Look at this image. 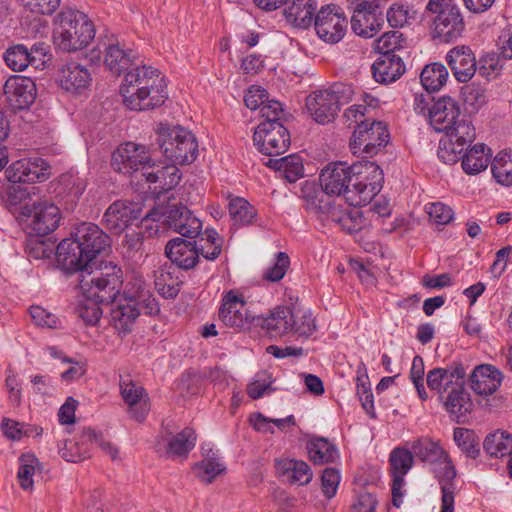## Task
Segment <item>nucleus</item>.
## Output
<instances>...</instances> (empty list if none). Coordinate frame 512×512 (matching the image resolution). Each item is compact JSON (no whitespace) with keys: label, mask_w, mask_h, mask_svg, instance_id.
<instances>
[{"label":"nucleus","mask_w":512,"mask_h":512,"mask_svg":"<svg viewBox=\"0 0 512 512\" xmlns=\"http://www.w3.org/2000/svg\"><path fill=\"white\" fill-rule=\"evenodd\" d=\"M390 139L387 126L381 121H362L356 126L350 147L354 153L362 152L367 157L378 154Z\"/></svg>","instance_id":"10"},{"label":"nucleus","mask_w":512,"mask_h":512,"mask_svg":"<svg viewBox=\"0 0 512 512\" xmlns=\"http://www.w3.org/2000/svg\"><path fill=\"white\" fill-rule=\"evenodd\" d=\"M94 446L101 448L113 460L118 458V449L91 428L83 430L77 440L64 441L63 446L59 448V454L64 460L77 463L89 458Z\"/></svg>","instance_id":"9"},{"label":"nucleus","mask_w":512,"mask_h":512,"mask_svg":"<svg viewBox=\"0 0 512 512\" xmlns=\"http://www.w3.org/2000/svg\"><path fill=\"white\" fill-rule=\"evenodd\" d=\"M86 181L78 173L62 174L54 183V193L66 204L76 203L86 189Z\"/></svg>","instance_id":"35"},{"label":"nucleus","mask_w":512,"mask_h":512,"mask_svg":"<svg viewBox=\"0 0 512 512\" xmlns=\"http://www.w3.org/2000/svg\"><path fill=\"white\" fill-rule=\"evenodd\" d=\"M6 100L15 110L29 108L35 101L37 89L34 81L25 76H11L3 87Z\"/></svg>","instance_id":"21"},{"label":"nucleus","mask_w":512,"mask_h":512,"mask_svg":"<svg viewBox=\"0 0 512 512\" xmlns=\"http://www.w3.org/2000/svg\"><path fill=\"white\" fill-rule=\"evenodd\" d=\"M120 392L124 402L128 405L132 416L142 422L149 411V405L142 401L147 396L145 389L133 381H120Z\"/></svg>","instance_id":"36"},{"label":"nucleus","mask_w":512,"mask_h":512,"mask_svg":"<svg viewBox=\"0 0 512 512\" xmlns=\"http://www.w3.org/2000/svg\"><path fill=\"white\" fill-rule=\"evenodd\" d=\"M197 222V227H194V266L198 261V256L201 255L205 259L215 260L221 253L222 240L216 230L206 228L202 232V222L194 217V223Z\"/></svg>","instance_id":"29"},{"label":"nucleus","mask_w":512,"mask_h":512,"mask_svg":"<svg viewBox=\"0 0 512 512\" xmlns=\"http://www.w3.org/2000/svg\"><path fill=\"white\" fill-rule=\"evenodd\" d=\"M467 368L461 362H453L447 368H434L427 373V386L439 393L445 394L444 389L458 379H465Z\"/></svg>","instance_id":"34"},{"label":"nucleus","mask_w":512,"mask_h":512,"mask_svg":"<svg viewBox=\"0 0 512 512\" xmlns=\"http://www.w3.org/2000/svg\"><path fill=\"white\" fill-rule=\"evenodd\" d=\"M449 77L446 66L434 62L427 64L420 75L422 86L427 92L439 91L447 82Z\"/></svg>","instance_id":"46"},{"label":"nucleus","mask_w":512,"mask_h":512,"mask_svg":"<svg viewBox=\"0 0 512 512\" xmlns=\"http://www.w3.org/2000/svg\"><path fill=\"white\" fill-rule=\"evenodd\" d=\"M405 72L402 58L397 54L382 55L372 65L374 79L383 84L392 83Z\"/></svg>","instance_id":"37"},{"label":"nucleus","mask_w":512,"mask_h":512,"mask_svg":"<svg viewBox=\"0 0 512 512\" xmlns=\"http://www.w3.org/2000/svg\"><path fill=\"white\" fill-rule=\"evenodd\" d=\"M293 309L279 306L275 308L269 317L263 319L262 326L272 336H282L292 331Z\"/></svg>","instance_id":"45"},{"label":"nucleus","mask_w":512,"mask_h":512,"mask_svg":"<svg viewBox=\"0 0 512 512\" xmlns=\"http://www.w3.org/2000/svg\"><path fill=\"white\" fill-rule=\"evenodd\" d=\"M58 81L62 89L80 95L90 87L92 76L86 66L70 61L62 66Z\"/></svg>","instance_id":"26"},{"label":"nucleus","mask_w":512,"mask_h":512,"mask_svg":"<svg viewBox=\"0 0 512 512\" xmlns=\"http://www.w3.org/2000/svg\"><path fill=\"white\" fill-rule=\"evenodd\" d=\"M460 116L459 104L450 96L439 98L432 104L429 111L430 124L438 132L447 129L451 124L461 119Z\"/></svg>","instance_id":"30"},{"label":"nucleus","mask_w":512,"mask_h":512,"mask_svg":"<svg viewBox=\"0 0 512 512\" xmlns=\"http://www.w3.org/2000/svg\"><path fill=\"white\" fill-rule=\"evenodd\" d=\"M191 238L176 237L171 239L166 247V256L171 263L180 270L192 269V241Z\"/></svg>","instance_id":"42"},{"label":"nucleus","mask_w":512,"mask_h":512,"mask_svg":"<svg viewBox=\"0 0 512 512\" xmlns=\"http://www.w3.org/2000/svg\"><path fill=\"white\" fill-rule=\"evenodd\" d=\"M503 375L499 369L490 364H481L470 375V386L479 395H491L500 387Z\"/></svg>","instance_id":"32"},{"label":"nucleus","mask_w":512,"mask_h":512,"mask_svg":"<svg viewBox=\"0 0 512 512\" xmlns=\"http://www.w3.org/2000/svg\"><path fill=\"white\" fill-rule=\"evenodd\" d=\"M433 472L438 479L442 492L441 512H454V479L456 477V469L452 464L448 454L446 459L434 464Z\"/></svg>","instance_id":"31"},{"label":"nucleus","mask_w":512,"mask_h":512,"mask_svg":"<svg viewBox=\"0 0 512 512\" xmlns=\"http://www.w3.org/2000/svg\"><path fill=\"white\" fill-rule=\"evenodd\" d=\"M142 217V210L137 204L118 200L113 202L103 215V224L114 234L122 233L135 220Z\"/></svg>","instance_id":"22"},{"label":"nucleus","mask_w":512,"mask_h":512,"mask_svg":"<svg viewBox=\"0 0 512 512\" xmlns=\"http://www.w3.org/2000/svg\"><path fill=\"white\" fill-rule=\"evenodd\" d=\"M19 463L20 466L17 473L19 485L24 490L32 489L34 485L33 476L39 461L34 455L22 454L19 458Z\"/></svg>","instance_id":"55"},{"label":"nucleus","mask_w":512,"mask_h":512,"mask_svg":"<svg viewBox=\"0 0 512 512\" xmlns=\"http://www.w3.org/2000/svg\"><path fill=\"white\" fill-rule=\"evenodd\" d=\"M461 97L469 112L478 111L486 103L485 89L474 83L461 88Z\"/></svg>","instance_id":"56"},{"label":"nucleus","mask_w":512,"mask_h":512,"mask_svg":"<svg viewBox=\"0 0 512 512\" xmlns=\"http://www.w3.org/2000/svg\"><path fill=\"white\" fill-rule=\"evenodd\" d=\"M110 249V237L96 224L83 222L57 246L56 258L69 271H88Z\"/></svg>","instance_id":"2"},{"label":"nucleus","mask_w":512,"mask_h":512,"mask_svg":"<svg viewBox=\"0 0 512 512\" xmlns=\"http://www.w3.org/2000/svg\"><path fill=\"white\" fill-rule=\"evenodd\" d=\"M228 209L234 226L250 225L257 215L256 209L247 200L241 197L231 198Z\"/></svg>","instance_id":"50"},{"label":"nucleus","mask_w":512,"mask_h":512,"mask_svg":"<svg viewBox=\"0 0 512 512\" xmlns=\"http://www.w3.org/2000/svg\"><path fill=\"white\" fill-rule=\"evenodd\" d=\"M137 62L124 76L120 92L132 110L143 111L161 106L168 95L161 72Z\"/></svg>","instance_id":"3"},{"label":"nucleus","mask_w":512,"mask_h":512,"mask_svg":"<svg viewBox=\"0 0 512 512\" xmlns=\"http://www.w3.org/2000/svg\"><path fill=\"white\" fill-rule=\"evenodd\" d=\"M406 40L399 31L384 33L376 41L375 49L382 55L395 54L396 51L404 49Z\"/></svg>","instance_id":"57"},{"label":"nucleus","mask_w":512,"mask_h":512,"mask_svg":"<svg viewBox=\"0 0 512 512\" xmlns=\"http://www.w3.org/2000/svg\"><path fill=\"white\" fill-rule=\"evenodd\" d=\"M453 439L467 457L475 459L479 455V439L474 431L461 427L455 428Z\"/></svg>","instance_id":"53"},{"label":"nucleus","mask_w":512,"mask_h":512,"mask_svg":"<svg viewBox=\"0 0 512 512\" xmlns=\"http://www.w3.org/2000/svg\"><path fill=\"white\" fill-rule=\"evenodd\" d=\"M446 62L459 82H468L476 73L478 64L469 46L459 45L446 54Z\"/></svg>","instance_id":"25"},{"label":"nucleus","mask_w":512,"mask_h":512,"mask_svg":"<svg viewBox=\"0 0 512 512\" xmlns=\"http://www.w3.org/2000/svg\"><path fill=\"white\" fill-rule=\"evenodd\" d=\"M277 473L285 477L290 483L299 485L308 484L313 477L310 466L302 460L281 458L275 461Z\"/></svg>","instance_id":"39"},{"label":"nucleus","mask_w":512,"mask_h":512,"mask_svg":"<svg viewBox=\"0 0 512 512\" xmlns=\"http://www.w3.org/2000/svg\"><path fill=\"white\" fill-rule=\"evenodd\" d=\"M290 266V258L285 252H278L273 265L263 273V278L269 282H278L287 273Z\"/></svg>","instance_id":"60"},{"label":"nucleus","mask_w":512,"mask_h":512,"mask_svg":"<svg viewBox=\"0 0 512 512\" xmlns=\"http://www.w3.org/2000/svg\"><path fill=\"white\" fill-rule=\"evenodd\" d=\"M180 269L173 264H165L155 272V289L164 298H174L180 291L182 281Z\"/></svg>","instance_id":"40"},{"label":"nucleus","mask_w":512,"mask_h":512,"mask_svg":"<svg viewBox=\"0 0 512 512\" xmlns=\"http://www.w3.org/2000/svg\"><path fill=\"white\" fill-rule=\"evenodd\" d=\"M465 28L463 17L457 6H446L434 20L435 37L451 42L461 37Z\"/></svg>","instance_id":"24"},{"label":"nucleus","mask_w":512,"mask_h":512,"mask_svg":"<svg viewBox=\"0 0 512 512\" xmlns=\"http://www.w3.org/2000/svg\"><path fill=\"white\" fill-rule=\"evenodd\" d=\"M442 132L444 136L439 141L437 155L445 164L458 162L476 138L475 127L464 116Z\"/></svg>","instance_id":"8"},{"label":"nucleus","mask_w":512,"mask_h":512,"mask_svg":"<svg viewBox=\"0 0 512 512\" xmlns=\"http://www.w3.org/2000/svg\"><path fill=\"white\" fill-rule=\"evenodd\" d=\"M177 165V163L170 162L160 167L159 165L156 166L149 163L142 173V177L149 184L150 192L156 198H159L161 194L172 190L178 185L181 175Z\"/></svg>","instance_id":"19"},{"label":"nucleus","mask_w":512,"mask_h":512,"mask_svg":"<svg viewBox=\"0 0 512 512\" xmlns=\"http://www.w3.org/2000/svg\"><path fill=\"white\" fill-rule=\"evenodd\" d=\"M100 304L101 303L96 300L86 298V300L81 302L77 307L78 316L86 324L96 325L102 316Z\"/></svg>","instance_id":"61"},{"label":"nucleus","mask_w":512,"mask_h":512,"mask_svg":"<svg viewBox=\"0 0 512 512\" xmlns=\"http://www.w3.org/2000/svg\"><path fill=\"white\" fill-rule=\"evenodd\" d=\"M82 276L79 286L82 294L89 300H96L101 304L109 305L120 297L123 285V273L120 267L107 262Z\"/></svg>","instance_id":"5"},{"label":"nucleus","mask_w":512,"mask_h":512,"mask_svg":"<svg viewBox=\"0 0 512 512\" xmlns=\"http://www.w3.org/2000/svg\"><path fill=\"white\" fill-rule=\"evenodd\" d=\"M137 62H141L132 49H123L119 44H111L106 48L104 63L115 75L129 71Z\"/></svg>","instance_id":"38"},{"label":"nucleus","mask_w":512,"mask_h":512,"mask_svg":"<svg viewBox=\"0 0 512 512\" xmlns=\"http://www.w3.org/2000/svg\"><path fill=\"white\" fill-rule=\"evenodd\" d=\"M186 208L181 204H158L147 212L142 219L144 221L162 222L165 226L180 233L183 237L191 238L192 230L187 225L188 216Z\"/></svg>","instance_id":"16"},{"label":"nucleus","mask_w":512,"mask_h":512,"mask_svg":"<svg viewBox=\"0 0 512 512\" xmlns=\"http://www.w3.org/2000/svg\"><path fill=\"white\" fill-rule=\"evenodd\" d=\"M426 212L430 221L438 225H446L453 219L452 209L441 202L427 204Z\"/></svg>","instance_id":"63"},{"label":"nucleus","mask_w":512,"mask_h":512,"mask_svg":"<svg viewBox=\"0 0 512 512\" xmlns=\"http://www.w3.org/2000/svg\"><path fill=\"white\" fill-rule=\"evenodd\" d=\"M491 170L495 180L503 186L512 185V151H500L494 158Z\"/></svg>","instance_id":"51"},{"label":"nucleus","mask_w":512,"mask_h":512,"mask_svg":"<svg viewBox=\"0 0 512 512\" xmlns=\"http://www.w3.org/2000/svg\"><path fill=\"white\" fill-rule=\"evenodd\" d=\"M413 453L423 462L436 464L446 459V451L441 447L439 442L429 438H420L412 445Z\"/></svg>","instance_id":"49"},{"label":"nucleus","mask_w":512,"mask_h":512,"mask_svg":"<svg viewBox=\"0 0 512 512\" xmlns=\"http://www.w3.org/2000/svg\"><path fill=\"white\" fill-rule=\"evenodd\" d=\"M29 313L33 322L37 326L57 329L61 325V322L56 315L48 312L41 306H31L29 309Z\"/></svg>","instance_id":"62"},{"label":"nucleus","mask_w":512,"mask_h":512,"mask_svg":"<svg viewBox=\"0 0 512 512\" xmlns=\"http://www.w3.org/2000/svg\"><path fill=\"white\" fill-rule=\"evenodd\" d=\"M292 331L299 336H310L316 330L315 320L309 311L301 309H293Z\"/></svg>","instance_id":"59"},{"label":"nucleus","mask_w":512,"mask_h":512,"mask_svg":"<svg viewBox=\"0 0 512 512\" xmlns=\"http://www.w3.org/2000/svg\"><path fill=\"white\" fill-rule=\"evenodd\" d=\"M390 474L392 477V496L393 504L399 507L402 503V488L404 486V476L412 468L413 454L403 448H395L389 457Z\"/></svg>","instance_id":"23"},{"label":"nucleus","mask_w":512,"mask_h":512,"mask_svg":"<svg viewBox=\"0 0 512 512\" xmlns=\"http://www.w3.org/2000/svg\"><path fill=\"white\" fill-rule=\"evenodd\" d=\"M21 5L31 13L51 15L60 6L61 0H19Z\"/></svg>","instance_id":"64"},{"label":"nucleus","mask_w":512,"mask_h":512,"mask_svg":"<svg viewBox=\"0 0 512 512\" xmlns=\"http://www.w3.org/2000/svg\"><path fill=\"white\" fill-rule=\"evenodd\" d=\"M465 379H458L448 385L444 389L446 400L444 402L447 412L456 418L457 422H461V418L465 417L471 411L472 403L469 394L466 392Z\"/></svg>","instance_id":"33"},{"label":"nucleus","mask_w":512,"mask_h":512,"mask_svg":"<svg viewBox=\"0 0 512 512\" xmlns=\"http://www.w3.org/2000/svg\"><path fill=\"white\" fill-rule=\"evenodd\" d=\"M316 5L313 0H292L285 8L284 15L289 23L299 28H307L315 19Z\"/></svg>","instance_id":"44"},{"label":"nucleus","mask_w":512,"mask_h":512,"mask_svg":"<svg viewBox=\"0 0 512 512\" xmlns=\"http://www.w3.org/2000/svg\"><path fill=\"white\" fill-rule=\"evenodd\" d=\"M219 318L225 326L242 331L248 329L255 317L250 313L246 302L229 291L223 298L219 309Z\"/></svg>","instance_id":"17"},{"label":"nucleus","mask_w":512,"mask_h":512,"mask_svg":"<svg viewBox=\"0 0 512 512\" xmlns=\"http://www.w3.org/2000/svg\"><path fill=\"white\" fill-rule=\"evenodd\" d=\"M258 150L268 156H277L290 146V134L284 125L277 121L261 122L253 135Z\"/></svg>","instance_id":"11"},{"label":"nucleus","mask_w":512,"mask_h":512,"mask_svg":"<svg viewBox=\"0 0 512 512\" xmlns=\"http://www.w3.org/2000/svg\"><path fill=\"white\" fill-rule=\"evenodd\" d=\"M387 21L393 28H402L416 18V12L407 4L396 2L386 13Z\"/></svg>","instance_id":"54"},{"label":"nucleus","mask_w":512,"mask_h":512,"mask_svg":"<svg viewBox=\"0 0 512 512\" xmlns=\"http://www.w3.org/2000/svg\"><path fill=\"white\" fill-rule=\"evenodd\" d=\"M325 199L318 200L317 211L323 221H331L343 231L352 234L358 232L363 226L362 213L354 208L345 207V203L329 202Z\"/></svg>","instance_id":"13"},{"label":"nucleus","mask_w":512,"mask_h":512,"mask_svg":"<svg viewBox=\"0 0 512 512\" xmlns=\"http://www.w3.org/2000/svg\"><path fill=\"white\" fill-rule=\"evenodd\" d=\"M384 19L374 0H362L354 9L351 28L364 38L374 37L383 27Z\"/></svg>","instance_id":"14"},{"label":"nucleus","mask_w":512,"mask_h":512,"mask_svg":"<svg viewBox=\"0 0 512 512\" xmlns=\"http://www.w3.org/2000/svg\"><path fill=\"white\" fill-rule=\"evenodd\" d=\"M354 95L350 84L336 82L328 88L310 94L306 106L313 119L320 124L334 120L343 105L348 104Z\"/></svg>","instance_id":"6"},{"label":"nucleus","mask_w":512,"mask_h":512,"mask_svg":"<svg viewBox=\"0 0 512 512\" xmlns=\"http://www.w3.org/2000/svg\"><path fill=\"white\" fill-rule=\"evenodd\" d=\"M128 296L122 295L115 302L111 303L110 316L113 327L119 333H129L140 314L137 298H140L139 291L128 290Z\"/></svg>","instance_id":"18"},{"label":"nucleus","mask_w":512,"mask_h":512,"mask_svg":"<svg viewBox=\"0 0 512 512\" xmlns=\"http://www.w3.org/2000/svg\"><path fill=\"white\" fill-rule=\"evenodd\" d=\"M485 452L494 458H502L512 453V435L497 430L486 436L483 442Z\"/></svg>","instance_id":"47"},{"label":"nucleus","mask_w":512,"mask_h":512,"mask_svg":"<svg viewBox=\"0 0 512 512\" xmlns=\"http://www.w3.org/2000/svg\"><path fill=\"white\" fill-rule=\"evenodd\" d=\"M28 215L31 216L29 227L38 236L54 231L61 219L59 208L47 202L34 203Z\"/></svg>","instance_id":"27"},{"label":"nucleus","mask_w":512,"mask_h":512,"mask_svg":"<svg viewBox=\"0 0 512 512\" xmlns=\"http://www.w3.org/2000/svg\"><path fill=\"white\" fill-rule=\"evenodd\" d=\"M383 179V171L374 162H356L352 165L336 162L321 171L320 190L314 183L306 182L301 192L314 211H317L318 200H324L325 196L329 202L360 207L371 202L380 192Z\"/></svg>","instance_id":"1"},{"label":"nucleus","mask_w":512,"mask_h":512,"mask_svg":"<svg viewBox=\"0 0 512 512\" xmlns=\"http://www.w3.org/2000/svg\"><path fill=\"white\" fill-rule=\"evenodd\" d=\"M203 459L198 463V477L205 483H211L217 476L226 471L224 462L221 461L218 453L213 451L211 443H204L201 446Z\"/></svg>","instance_id":"43"},{"label":"nucleus","mask_w":512,"mask_h":512,"mask_svg":"<svg viewBox=\"0 0 512 512\" xmlns=\"http://www.w3.org/2000/svg\"><path fill=\"white\" fill-rule=\"evenodd\" d=\"M155 145L166 160L184 165L189 163L192 153V136L190 131L179 125L159 122L154 127Z\"/></svg>","instance_id":"7"},{"label":"nucleus","mask_w":512,"mask_h":512,"mask_svg":"<svg viewBox=\"0 0 512 512\" xmlns=\"http://www.w3.org/2000/svg\"><path fill=\"white\" fill-rule=\"evenodd\" d=\"M149 163L150 159L144 152V148L133 142L121 145L112 154L113 169L124 174L138 171L142 174Z\"/></svg>","instance_id":"20"},{"label":"nucleus","mask_w":512,"mask_h":512,"mask_svg":"<svg viewBox=\"0 0 512 512\" xmlns=\"http://www.w3.org/2000/svg\"><path fill=\"white\" fill-rule=\"evenodd\" d=\"M191 437V428H185L177 434L163 432L156 439L155 450L160 456L186 459Z\"/></svg>","instance_id":"28"},{"label":"nucleus","mask_w":512,"mask_h":512,"mask_svg":"<svg viewBox=\"0 0 512 512\" xmlns=\"http://www.w3.org/2000/svg\"><path fill=\"white\" fill-rule=\"evenodd\" d=\"M269 166L275 170L282 171L284 177L289 182H295L303 175V164L300 157L295 154L280 159H270Z\"/></svg>","instance_id":"52"},{"label":"nucleus","mask_w":512,"mask_h":512,"mask_svg":"<svg viewBox=\"0 0 512 512\" xmlns=\"http://www.w3.org/2000/svg\"><path fill=\"white\" fill-rule=\"evenodd\" d=\"M49 164L41 157L22 158L14 161L6 170V178L12 183H36L49 177Z\"/></svg>","instance_id":"15"},{"label":"nucleus","mask_w":512,"mask_h":512,"mask_svg":"<svg viewBox=\"0 0 512 512\" xmlns=\"http://www.w3.org/2000/svg\"><path fill=\"white\" fill-rule=\"evenodd\" d=\"M28 48L23 44L14 45L4 53V60L9 68L13 71H23L29 63Z\"/></svg>","instance_id":"58"},{"label":"nucleus","mask_w":512,"mask_h":512,"mask_svg":"<svg viewBox=\"0 0 512 512\" xmlns=\"http://www.w3.org/2000/svg\"><path fill=\"white\" fill-rule=\"evenodd\" d=\"M492 151L483 143H477L467 148V151L461 154L462 168L468 175H476L484 171L491 160Z\"/></svg>","instance_id":"41"},{"label":"nucleus","mask_w":512,"mask_h":512,"mask_svg":"<svg viewBox=\"0 0 512 512\" xmlns=\"http://www.w3.org/2000/svg\"><path fill=\"white\" fill-rule=\"evenodd\" d=\"M348 22L342 9L336 5L322 7L314 19L316 34L326 43L335 44L346 34Z\"/></svg>","instance_id":"12"},{"label":"nucleus","mask_w":512,"mask_h":512,"mask_svg":"<svg viewBox=\"0 0 512 512\" xmlns=\"http://www.w3.org/2000/svg\"><path fill=\"white\" fill-rule=\"evenodd\" d=\"M94 37V25L83 12L65 8L57 15L53 29L57 49L76 52L87 47Z\"/></svg>","instance_id":"4"},{"label":"nucleus","mask_w":512,"mask_h":512,"mask_svg":"<svg viewBox=\"0 0 512 512\" xmlns=\"http://www.w3.org/2000/svg\"><path fill=\"white\" fill-rule=\"evenodd\" d=\"M310 460L314 464H326L333 462L337 456V448L326 438H312L307 443Z\"/></svg>","instance_id":"48"}]
</instances>
